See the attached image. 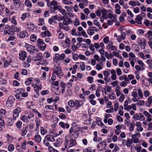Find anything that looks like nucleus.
I'll list each match as a JSON object with an SVG mask.
<instances>
[{
	"mask_svg": "<svg viewBox=\"0 0 152 152\" xmlns=\"http://www.w3.org/2000/svg\"><path fill=\"white\" fill-rule=\"evenodd\" d=\"M56 68L53 69V72L60 78L63 75V73L61 70V67L60 66H56Z\"/></svg>",
	"mask_w": 152,
	"mask_h": 152,
	"instance_id": "1",
	"label": "nucleus"
},
{
	"mask_svg": "<svg viewBox=\"0 0 152 152\" xmlns=\"http://www.w3.org/2000/svg\"><path fill=\"white\" fill-rule=\"evenodd\" d=\"M26 47L27 51L29 52L32 55H34V53H35V51L36 52H38V51L37 49H36V48L34 46L31 45L27 44L26 45Z\"/></svg>",
	"mask_w": 152,
	"mask_h": 152,
	"instance_id": "2",
	"label": "nucleus"
},
{
	"mask_svg": "<svg viewBox=\"0 0 152 152\" xmlns=\"http://www.w3.org/2000/svg\"><path fill=\"white\" fill-rule=\"evenodd\" d=\"M134 121H143L145 120V117L141 113H136L134 114L133 117Z\"/></svg>",
	"mask_w": 152,
	"mask_h": 152,
	"instance_id": "3",
	"label": "nucleus"
},
{
	"mask_svg": "<svg viewBox=\"0 0 152 152\" xmlns=\"http://www.w3.org/2000/svg\"><path fill=\"white\" fill-rule=\"evenodd\" d=\"M21 111V110L20 107H17L13 111V117L14 118L11 119V121L16 120V118L18 117L19 113Z\"/></svg>",
	"mask_w": 152,
	"mask_h": 152,
	"instance_id": "4",
	"label": "nucleus"
},
{
	"mask_svg": "<svg viewBox=\"0 0 152 152\" xmlns=\"http://www.w3.org/2000/svg\"><path fill=\"white\" fill-rule=\"evenodd\" d=\"M65 57V55L64 53H62L61 55H59L58 54H56L53 60L55 62H57L60 60H63Z\"/></svg>",
	"mask_w": 152,
	"mask_h": 152,
	"instance_id": "5",
	"label": "nucleus"
},
{
	"mask_svg": "<svg viewBox=\"0 0 152 152\" xmlns=\"http://www.w3.org/2000/svg\"><path fill=\"white\" fill-rule=\"evenodd\" d=\"M20 31L19 28H17V26L14 25H11L10 26V28L9 30L10 32V34L13 35L15 33V32H18Z\"/></svg>",
	"mask_w": 152,
	"mask_h": 152,
	"instance_id": "6",
	"label": "nucleus"
},
{
	"mask_svg": "<svg viewBox=\"0 0 152 152\" xmlns=\"http://www.w3.org/2000/svg\"><path fill=\"white\" fill-rule=\"evenodd\" d=\"M14 101V98L12 96H10L6 102L7 106L9 107H11Z\"/></svg>",
	"mask_w": 152,
	"mask_h": 152,
	"instance_id": "7",
	"label": "nucleus"
},
{
	"mask_svg": "<svg viewBox=\"0 0 152 152\" xmlns=\"http://www.w3.org/2000/svg\"><path fill=\"white\" fill-rule=\"evenodd\" d=\"M138 44L140 47H141V49H145L147 42L146 40L143 39H140L138 41Z\"/></svg>",
	"mask_w": 152,
	"mask_h": 152,
	"instance_id": "8",
	"label": "nucleus"
},
{
	"mask_svg": "<svg viewBox=\"0 0 152 152\" xmlns=\"http://www.w3.org/2000/svg\"><path fill=\"white\" fill-rule=\"evenodd\" d=\"M85 99L81 100H75V109H78L82 106L83 104V101L85 102Z\"/></svg>",
	"mask_w": 152,
	"mask_h": 152,
	"instance_id": "9",
	"label": "nucleus"
},
{
	"mask_svg": "<svg viewBox=\"0 0 152 152\" xmlns=\"http://www.w3.org/2000/svg\"><path fill=\"white\" fill-rule=\"evenodd\" d=\"M89 48L92 52H94L95 51V48L96 49H98L99 48V44L97 43H95L94 45L92 43L91 44L89 45Z\"/></svg>",
	"mask_w": 152,
	"mask_h": 152,
	"instance_id": "10",
	"label": "nucleus"
},
{
	"mask_svg": "<svg viewBox=\"0 0 152 152\" xmlns=\"http://www.w3.org/2000/svg\"><path fill=\"white\" fill-rule=\"evenodd\" d=\"M62 9V7L61 6L58 5L57 6H55V7H50V8H49L50 12L51 13L54 12L55 11L57 10H58L60 12Z\"/></svg>",
	"mask_w": 152,
	"mask_h": 152,
	"instance_id": "11",
	"label": "nucleus"
},
{
	"mask_svg": "<svg viewBox=\"0 0 152 152\" xmlns=\"http://www.w3.org/2000/svg\"><path fill=\"white\" fill-rule=\"evenodd\" d=\"M27 54L25 51H21L19 53V59L22 61L24 60L27 57Z\"/></svg>",
	"mask_w": 152,
	"mask_h": 152,
	"instance_id": "12",
	"label": "nucleus"
},
{
	"mask_svg": "<svg viewBox=\"0 0 152 152\" xmlns=\"http://www.w3.org/2000/svg\"><path fill=\"white\" fill-rule=\"evenodd\" d=\"M51 34V33L48 30L42 32L40 34L41 36L43 37H49Z\"/></svg>",
	"mask_w": 152,
	"mask_h": 152,
	"instance_id": "13",
	"label": "nucleus"
},
{
	"mask_svg": "<svg viewBox=\"0 0 152 152\" xmlns=\"http://www.w3.org/2000/svg\"><path fill=\"white\" fill-rule=\"evenodd\" d=\"M106 145V142H102L99 143L97 146V148L100 151H102Z\"/></svg>",
	"mask_w": 152,
	"mask_h": 152,
	"instance_id": "14",
	"label": "nucleus"
},
{
	"mask_svg": "<svg viewBox=\"0 0 152 152\" xmlns=\"http://www.w3.org/2000/svg\"><path fill=\"white\" fill-rule=\"evenodd\" d=\"M47 4L48 7L50 8L51 7H55L57 6L58 4V3L57 1L53 0L51 2L49 1L48 3Z\"/></svg>",
	"mask_w": 152,
	"mask_h": 152,
	"instance_id": "15",
	"label": "nucleus"
},
{
	"mask_svg": "<svg viewBox=\"0 0 152 152\" xmlns=\"http://www.w3.org/2000/svg\"><path fill=\"white\" fill-rule=\"evenodd\" d=\"M59 124L62 128L64 129L65 128L68 129L69 127V125L68 123H64L61 121L59 123Z\"/></svg>",
	"mask_w": 152,
	"mask_h": 152,
	"instance_id": "16",
	"label": "nucleus"
},
{
	"mask_svg": "<svg viewBox=\"0 0 152 152\" xmlns=\"http://www.w3.org/2000/svg\"><path fill=\"white\" fill-rule=\"evenodd\" d=\"M13 2L15 8H19L21 4V2L20 0H13Z\"/></svg>",
	"mask_w": 152,
	"mask_h": 152,
	"instance_id": "17",
	"label": "nucleus"
},
{
	"mask_svg": "<svg viewBox=\"0 0 152 152\" xmlns=\"http://www.w3.org/2000/svg\"><path fill=\"white\" fill-rule=\"evenodd\" d=\"M139 134H136L132 135V139L133 142L135 143H137L139 142V139L138 138H137V135H139Z\"/></svg>",
	"mask_w": 152,
	"mask_h": 152,
	"instance_id": "18",
	"label": "nucleus"
},
{
	"mask_svg": "<svg viewBox=\"0 0 152 152\" xmlns=\"http://www.w3.org/2000/svg\"><path fill=\"white\" fill-rule=\"evenodd\" d=\"M43 58V56L42 55H40V54H39L37 55L36 56L33 57L32 59L35 61H40L41 59Z\"/></svg>",
	"mask_w": 152,
	"mask_h": 152,
	"instance_id": "19",
	"label": "nucleus"
},
{
	"mask_svg": "<svg viewBox=\"0 0 152 152\" xmlns=\"http://www.w3.org/2000/svg\"><path fill=\"white\" fill-rule=\"evenodd\" d=\"M19 36L21 38H23L25 37H28V34L26 30H23L21 31L19 34Z\"/></svg>",
	"mask_w": 152,
	"mask_h": 152,
	"instance_id": "20",
	"label": "nucleus"
},
{
	"mask_svg": "<svg viewBox=\"0 0 152 152\" xmlns=\"http://www.w3.org/2000/svg\"><path fill=\"white\" fill-rule=\"evenodd\" d=\"M45 139L47 140V141L54 142L55 141L54 136L50 135H47L45 137Z\"/></svg>",
	"mask_w": 152,
	"mask_h": 152,
	"instance_id": "21",
	"label": "nucleus"
},
{
	"mask_svg": "<svg viewBox=\"0 0 152 152\" xmlns=\"http://www.w3.org/2000/svg\"><path fill=\"white\" fill-rule=\"evenodd\" d=\"M110 73L112 75L111 78L113 80H115L117 79V76L115 71L114 69H112L110 70Z\"/></svg>",
	"mask_w": 152,
	"mask_h": 152,
	"instance_id": "22",
	"label": "nucleus"
},
{
	"mask_svg": "<svg viewBox=\"0 0 152 152\" xmlns=\"http://www.w3.org/2000/svg\"><path fill=\"white\" fill-rule=\"evenodd\" d=\"M73 23V21H72L71 19L69 18H68L67 20H63L62 23V24L63 26H68L69 23Z\"/></svg>",
	"mask_w": 152,
	"mask_h": 152,
	"instance_id": "23",
	"label": "nucleus"
},
{
	"mask_svg": "<svg viewBox=\"0 0 152 152\" xmlns=\"http://www.w3.org/2000/svg\"><path fill=\"white\" fill-rule=\"evenodd\" d=\"M142 18L140 15H137L135 19V22L138 24H142Z\"/></svg>",
	"mask_w": 152,
	"mask_h": 152,
	"instance_id": "24",
	"label": "nucleus"
},
{
	"mask_svg": "<svg viewBox=\"0 0 152 152\" xmlns=\"http://www.w3.org/2000/svg\"><path fill=\"white\" fill-rule=\"evenodd\" d=\"M117 15L114 14L113 15L110 13H109L108 14V18L110 19H113V21L116 22L117 21V20L116 18L117 17Z\"/></svg>",
	"mask_w": 152,
	"mask_h": 152,
	"instance_id": "25",
	"label": "nucleus"
},
{
	"mask_svg": "<svg viewBox=\"0 0 152 152\" xmlns=\"http://www.w3.org/2000/svg\"><path fill=\"white\" fill-rule=\"evenodd\" d=\"M56 142L57 143L53 144L56 147L59 146L63 142L62 139L61 138H58L56 140Z\"/></svg>",
	"mask_w": 152,
	"mask_h": 152,
	"instance_id": "26",
	"label": "nucleus"
},
{
	"mask_svg": "<svg viewBox=\"0 0 152 152\" xmlns=\"http://www.w3.org/2000/svg\"><path fill=\"white\" fill-rule=\"evenodd\" d=\"M30 16V15L29 13H24L22 15L21 19L22 21H23L26 18H29Z\"/></svg>",
	"mask_w": 152,
	"mask_h": 152,
	"instance_id": "27",
	"label": "nucleus"
},
{
	"mask_svg": "<svg viewBox=\"0 0 152 152\" xmlns=\"http://www.w3.org/2000/svg\"><path fill=\"white\" fill-rule=\"evenodd\" d=\"M28 127H23L21 130V134L22 136H25L27 132Z\"/></svg>",
	"mask_w": 152,
	"mask_h": 152,
	"instance_id": "28",
	"label": "nucleus"
},
{
	"mask_svg": "<svg viewBox=\"0 0 152 152\" xmlns=\"http://www.w3.org/2000/svg\"><path fill=\"white\" fill-rule=\"evenodd\" d=\"M59 26L60 28L63 29L66 31H68L69 29V28L68 26H64L62 24V23H59Z\"/></svg>",
	"mask_w": 152,
	"mask_h": 152,
	"instance_id": "29",
	"label": "nucleus"
},
{
	"mask_svg": "<svg viewBox=\"0 0 152 152\" xmlns=\"http://www.w3.org/2000/svg\"><path fill=\"white\" fill-rule=\"evenodd\" d=\"M132 139L128 138L126 145L128 147H130L131 146V144L133 143Z\"/></svg>",
	"mask_w": 152,
	"mask_h": 152,
	"instance_id": "30",
	"label": "nucleus"
},
{
	"mask_svg": "<svg viewBox=\"0 0 152 152\" xmlns=\"http://www.w3.org/2000/svg\"><path fill=\"white\" fill-rule=\"evenodd\" d=\"M69 106L71 108H73L75 106V101L74 102L73 100H69L68 102Z\"/></svg>",
	"mask_w": 152,
	"mask_h": 152,
	"instance_id": "31",
	"label": "nucleus"
},
{
	"mask_svg": "<svg viewBox=\"0 0 152 152\" xmlns=\"http://www.w3.org/2000/svg\"><path fill=\"white\" fill-rule=\"evenodd\" d=\"M35 140L38 143H40L41 140V137L39 135H35L34 137Z\"/></svg>",
	"mask_w": 152,
	"mask_h": 152,
	"instance_id": "32",
	"label": "nucleus"
},
{
	"mask_svg": "<svg viewBox=\"0 0 152 152\" xmlns=\"http://www.w3.org/2000/svg\"><path fill=\"white\" fill-rule=\"evenodd\" d=\"M25 4L27 7H31L32 6V4L30 0H25Z\"/></svg>",
	"mask_w": 152,
	"mask_h": 152,
	"instance_id": "33",
	"label": "nucleus"
},
{
	"mask_svg": "<svg viewBox=\"0 0 152 152\" xmlns=\"http://www.w3.org/2000/svg\"><path fill=\"white\" fill-rule=\"evenodd\" d=\"M76 144V140L72 139L70 141V143L69 144V147H71L75 145Z\"/></svg>",
	"mask_w": 152,
	"mask_h": 152,
	"instance_id": "34",
	"label": "nucleus"
},
{
	"mask_svg": "<svg viewBox=\"0 0 152 152\" xmlns=\"http://www.w3.org/2000/svg\"><path fill=\"white\" fill-rule=\"evenodd\" d=\"M35 121L36 125V130H37L39 129V126L40 125V120L38 118H37L35 120Z\"/></svg>",
	"mask_w": 152,
	"mask_h": 152,
	"instance_id": "35",
	"label": "nucleus"
},
{
	"mask_svg": "<svg viewBox=\"0 0 152 152\" xmlns=\"http://www.w3.org/2000/svg\"><path fill=\"white\" fill-rule=\"evenodd\" d=\"M14 146L13 144H10L9 145L8 147V150L9 151L12 152L14 150Z\"/></svg>",
	"mask_w": 152,
	"mask_h": 152,
	"instance_id": "36",
	"label": "nucleus"
},
{
	"mask_svg": "<svg viewBox=\"0 0 152 152\" xmlns=\"http://www.w3.org/2000/svg\"><path fill=\"white\" fill-rule=\"evenodd\" d=\"M30 39L31 42H34L36 41L37 37L34 34H32L30 36Z\"/></svg>",
	"mask_w": 152,
	"mask_h": 152,
	"instance_id": "37",
	"label": "nucleus"
},
{
	"mask_svg": "<svg viewBox=\"0 0 152 152\" xmlns=\"http://www.w3.org/2000/svg\"><path fill=\"white\" fill-rule=\"evenodd\" d=\"M7 139L8 141V142L10 143L12 142V141L13 138L12 137L10 136L9 134H7Z\"/></svg>",
	"mask_w": 152,
	"mask_h": 152,
	"instance_id": "38",
	"label": "nucleus"
},
{
	"mask_svg": "<svg viewBox=\"0 0 152 152\" xmlns=\"http://www.w3.org/2000/svg\"><path fill=\"white\" fill-rule=\"evenodd\" d=\"M21 120L25 123H27L29 122V120L28 119V117L25 115H23L22 117Z\"/></svg>",
	"mask_w": 152,
	"mask_h": 152,
	"instance_id": "39",
	"label": "nucleus"
},
{
	"mask_svg": "<svg viewBox=\"0 0 152 152\" xmlns=\"http://www.w3.org/2000/svg\"><path fill=\"white\" fill-rule=\"evenodd\" d=\"M32 78L31 77L28 78L27 80L25 82L26 85L27 86L29 85L32 81Z\"/></svg>",
	"mask_w": 152,
	"mask_h": 152,
	"instance_id": "40",
	"label": "nucleus"
},
{
	"mask_svg": "<svg viewBox=\"0 0 152 152\" xmlns=\"http://www.w3.org/2000/svg\"><path fill=\"white\" fill-rule=\"evenodd\" d=\"M22 123L20 121H18L17 123H16V125L17 128L18 129H20L21 128L22 126Z\"/></svg>",
	"mask_w": 152,
	"mask_h": 152,
	"instance_id": "41",
	"label": "nucleus"
},
{
	"mask_svg": "<svg viewBox=\"0 0 152 152\" xmlns=\"http://www.w3.org/2000/svg\"><path fill=\"white\" fill-rule=\"evenodd\" d=\"M109 98L111 100L114 99L116 98V96L114 93H112L109 95Z\"/></svg>",
	"mask_w": 152,
	"mask_h": 152,
	"instance_id": "42",
	"label": "nucleus"
},
{
	"mask_svg": "<svg viewBox=\"0 0 152 152\" xmlns=\"http://www.w3.org/2000/svg\"><path fill=\"white\" fill-rule=\"evenodd\" d=\"M73 23H74V26L76 27H77L80 25V21L77 18H76Z\"/></svg>",
	"mask_w": 152,
	"mask_h": 152,
	"instance_id": "43",
	"label": "nucleus"
},
{
	"mask_svg": "<svg viewBox=\"0 0 152 152\" xmlns=\"http://www.w3.org/2000/svg\"><path fill=\"white\" fill-rule=\"evenodd\" d=\"M125 98V95L123 94H121L119 99V101L121 103L122 102L124 101Z\"/></svg>",
	"mask_w": 152,
	"mask_h": 152,
	"instance_id": "44",
	"label": "nucleus"
},
{
	"mask_svg": "<svg viewBox=\"0 0 152 152\" xmlns=\"http://www.w3.org/2000/svg\"><path fill=\"white\" fill-rule=\"evenodd\" d=\"M24 91V89L23 88H20L18 89H17L16 90V92L17 94H20L23 92Z\"/></svg>",
	"mask_w": 152,
	"mask_h": 152,
	"instance_id": "45",
	"label": "nucleus"
},
{
	"mask_svg": "<svg viewBox=\"0 0 152 152\" xmlns=\"http://www.w3.org/2000/svg\"><path fill=\"white\" fill-rule=\"evenodd\" d=\"M40 131L41 134L44 135L46 133L47 131L44 127H41L40 128Z\"/></svg>",
	"mask_w": 152,
	"mask_h": 152,
	"instance_id": "46",
	"label": "nucleus"
},
{
	"mask_svg": "<svg viewBox=\"0 0 152 152\" xmlns=\"http://www.w3.org/2000/svg\"><path fill=\"white\" fill-rule=\"evenodd\" d=\"M58 117L59 118L63 120H64L66 118V115L63 113H61L60 115H58Z\"/></svg>",
	"mask_w": 152,
	"mask_h": 152,
	"instance_id": "47",
	"label": "nucleus"
},
{
	"mask_svg": "<svg viewBox=\"0 0 152 152\" xmlns=\"http://www.w3.org/2000/svg\"><path fill=\"white\" fill-rule=\"evenodd\" d=\"M135 126V124L134 123H132L130 125V126L129 128V130L130 132L133 131L134 129Z\"/></svg>",
	"mask_w": 152,
	"mask_h": 152,
	"instance_id": "48",
	"label": "nucleus"
},
{
	"mask_svg": "<svg viewBox=\"0 0 152 152\" xmlns=\"http://www.w3.org/2000/svg\"><path fill=\"white\" fill-rule=\"evenodd\" d=\"M72 55V58L74 60H77L78 59L79 56L77 54L73 53Z\"/></svg>",
	"mask_w": 152,
	"mask_h": 152,
	"instance_id": "49",
	"label": "nucleus"
},
{
	"mask_svg": "<svg viewBox=\"0 0 152 152\" xmlns=\"http://www.w3.org/2000/svg\"><path fill=\"white\" fill-rule=\"evenodd\" d=\"M62 2L64 4L66 5H69L72 3V1L68 0H63Z\"/></svg>",
	"mask_w": 152,
	"mask_h": 152,
	"instance_id": "50",
	"label": "nucleus"
},
{
	"mask_svg": "<svg viewBox=\"0 0 152 152\" xmlns=\"http://www.w3.org/2000/svg\"><path fill=\"white\" fill-rule=\"evenodd\" d=\"M4 67L5 68L7 67L10 64V62L8 61H7L6 60H4Z\"/></svg>",
	"mask_w": 152,
	"mask_h": 152,
	"instance_id": "51",
	"label": "nucleus"
},
{
	"mask_svg": "<svg viewBox=\"0 0 152 152\" xmlns=\"http://www.w3.org/2000/svg\"><path fill=\"white\" fill-rule=\"evenodd\" d=\"M144 24L147 26H150V21L146 19L144 21Z\"/></svg>",
	"mask_w": 152,
	"mask_h": 152,
	"instance_id": "52",
	"label": "nucleus"
},
{
	"mask_svg": "<svg viewBox=\"0 0 152 152\" xmlns=\"http://www.w3.org/2000/svg\"><path fill=\"white\" fill-rule=\"evenodd\" d=\"M120 38L124 40L125 39L126 34L124 32H122L121 33V35L120 36Z\"/></svg>",
	"mask_w": 152,
	"mask_h": 152,
	"instance_id": "53",
	"label": "nucleus"
},
{
	"mask_svg": "<svg viewBox=\"0 0 152 152\" xmlns=\"http://www.w3.org/2000/svg\"><path fill=\"white\" fill-rule=\"evenodd\" d=\"M80 68L81 70L83 71H84L85 69V65L84 62H81L80 65Z\"/></svg>",
	"mask_w": 152,
	"mask_h": 152,
	"instance_id": "54",
	"label": "nucleus"
},
{
	"mask_svg": "<svg viewBox=\"0 0 152 152\" xmlns=\"http://www.w3.org/2000/svg\"><path fill=\"white\" fill-rule=\"evenodd\" d=\"M88 34L90 35H92L94 33V30L92 29H88L87 31Z\"/></svg>",
	"mask_w": 152,
	"mask_h": 152,
	"instance_id": "55",
	"label": "nucleus"
},
{
	"mask_svg": "<svg viewBox=\"0 0 152 152\" xmlns=\"http://www.w3.org/2000/svg\"><path fill=\"white\" fill-rule=\"evenodd\" d=\"M11 22L15 25H17V22L15 19V17L13 16L11 19Z\"/></svg>",
	"mask_w": 152,
	"mask_h": 152,
	"instance_id": "56",
	"label": "nucleus"
},
{
	"mask_svg": "<svg viewBox=\"0 0 152 152\" xmlns=\"http://www.w3.org/2000/svg\"><path fill=\"white\" fill-rule=\"evenodd\" d=\"M37 42V43L38 44H40L41 45L45 44V43L44 41L40 38L38 39Z\"/></svg>",
	"mask_w": 152,
	"mask_h": 152,
	"instance_id": "57",
	"label": "nucleus"
},
{
	"mask_svg": "<svg viewBox=\"0 0 152 152\" xmlns=\"http://www.w3.org/2000/svg\"><path fill=\"white\" fill-rule=\"evenodd\" d=\"M134 148L137 152H140L141 150L142 147L141 146H138L137 145V146L134 147Z\"/></svg>",
	"mask_w": 152,
	"mask_h": 152,
	"instance_id": "58",
	"label": "nucleus"
},
{
	"mask_svg": "<svg viewBox=\"0 0 152 152\" xmlns=\"http://www.w3.org/2000/svg\"><path fill=\"white\" fill-rule=\"evenodd\" d=\"M37 4L38 6L40 7H43L45 5L44 3L42 1H38L37 2Z\"/></svg>",
	"mask_w": 152,
	"mask_h": 152,
	"instance_id": "59",
	"label": "nucleus"
},
{
	"mask_svg": "<svg viewBox=\"0 0 152 152\" xmlns=\"http://www.w3.org/2000/svg\"><path fill=\"white\" fill-rule=\"evenodd\" d=\"M129 4L130 6H135L136 4V3L134 1H129Z\"/></svg>",
	"mask_w": 152,
	"mask_h": 152,
	"instance_id": "60",
	"label": "nucleus"
},
{
	"mask_svg": "<svg viewBox=\"0 0 152 152\" xmlns=\"http://www.w3.org/2000/svg\"><path fill=\"white\" fill-rule=\"evenodd\" d=\"M21 148L23 150H25L26 149V142H23L21 143Z\"/></svg>",
	"mask_w": 152,
	"mask_h": 152,
	"instance_id": "61",
	"label": "nucleus"
},
{
	"mask_svg": "<svg viewBox=\"0 0 152 152\" xmlns=\"http://www.w3.org/2000/svg\"><path fill=\"white\" fill-rule=\"evenodd\" d=\"M87 79V81L90 83H91L93 82L94 79L92 77H88Z\"/></svg>",
	"mask_w": 152,
	"mask_h": 152,
	"instance_id": "62",
	"label": "nucleus"
},
{
	"mask_svg": "<svg viewBox=\"0 0 152 152\" xmlns=\"http://www.w3.org/2000/svg\"><path fill=\"white\" fill-rule=\"evenodd\" d=\"M16 39V37L15 36H10L8 38V40L10 41H14V40Z\"/></svg>",
	"mask_w": 152,
	"mask_h": 152,
	"instance_id": "63",
	"label": "nucleus"
},
{
	"mask_svg": "<svg viewBox=\"0 0 152 152\" xmlns=\"http://www.w3.org/2000/svg\"><path fill=\"white\" fill-rule=\"evenodd\" d=\"M83 152H91L92 150L90 147L87 148L83 151Z\"/></svg>",
	"mask_w": 152,
	"mask_h": 152,
	"instance_id": "64",
	"label": "nucleus"
}]
</instances>
